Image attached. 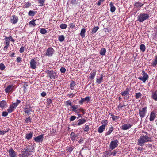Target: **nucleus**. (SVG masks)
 <instances>
[{
  "label": "nucleus",
  "mask_w": 157,
  "mask_h": 157,
  "mask_svg": "<svg viewBox=\"0 0 157 157\" xmlns=\"http://www.w3.org/2000/svg\"><path fill=\"white\" fill-rule=\"evenodd\" d=\"M142 133L145 135L142 134L137 140V144L141 147L144 146L145 143L151 141V138L149 136V134L145 131Z\"/></svg>",
  "instance_id": "nucleus-1"
},
{
  "label": "nucleus",
  "mask_w": 157,
  "mask_h": 157,
  "mask_svg": "<svg viewBox=\"0 0 157 157\" xmlns=\"http://www.w3.org/2000/svg\"><path fill=\"white\" fill-rule=\"evenodd\" d=\"M150 17L149 15L146 13H140L137 17L138 21L140 22H143L144 21Z\"/></svg>",
  "instance_id": "nucleus-2"
},
{
  "label": "nucleus",
  "mask_w": 157,
  "mask_h": 157,
  "mask_svg": "<svg viewBox=\"0 0 157 157\" xmlns=\"http://www.w3.org/2000/svg\"><path fill=\"white\" fill-rule=\"evenodd\" d=\"M21 101L17 99L16 100V103H13L12 105L9 106L7 110L8 112L9 113H10L14 110L16 107L18 106V104L21 103Z\"/></svg>",
  "instance_id": "nucleus-3"
},
{
  "label": "nucleus",
  "mask_w": 157,
  "mask_h": 157,
  "mask_svg": "<svg viewBox=\"0 0 157 157\" xmlns=\"http://www.w3.org/2000/svg\"><path fill=\"white\" fill-rule=\"evenodd\" d=\"M147 107H144L140 108L139 109V114L141 118H142L145 116L147 111Z\"/></svg>",
  "instance_id": "nucleus-4"
},
{
  "label": "nucleus",
  "mask_w": 157,
  "mask_h": 157,
  "mask_svg": "<svg viewBox=\"0 0 157 157\" xmlns=\"http://www.w3.org/2000/svg\"><path fill=\"white\" fill-rule=\"evenodd\" d=\"M143 76H140L139 77V79L142 81L143 83H145L146 81L148 79V75L144 71H142Z\"/></svg>",
  "instance_id": "nucleus-5"
},
{
  "label": "nucleus",
  "mask_w": 157,
  "mask_h": 157,
  "mask_svg": "<svg viewBox=\"0 0 157 157\" xmlns=\"http://www.w3.org/2000/svg\"><path fill=\"white\" fill-rule=\"evenodd\" d=\"M119 142L117 140L112 141L110 144L109 149L113 150L118 145Z\"/></svg>",
  "instance_id": "nucleus-6"
},
{
  "label": "nucleus",
  "mask_w": 157,
  "mask_h": 157,
  "mask_svg": "<svg viewBox=\"0 0 157 157\" xmlns=\"http://www.w3.org/2000/svg\"><path fill=\"white\" fill-rule=\"evenodd\" d=\"M54 52V50L52 48L50 47L46 50L45 55L48 57H51L53 56Z\"/></svg>",
  "instance_id": "nucleus-7"
},
{
  "label": "nucleus",
  "mask_w": 157,
  "mask_h": 157,
  "mask_svg": "<svg viewBox=\"0 0 157 157\" xmlns=\"http://www.w3.org/2000/svg\"><path fill=\"white\" fill-rule=\"evenodd\" d=\"M130 90V89L129 88H127L125 91L121 92V94L122 96L124 97V98L125 99H128Z\"/></svg>",
  "instance_id": "nucleus-8"
},
{
  "label": "nucleus",
  "mask_w": 157,
  "mask_h": 157,
  "mask_svg": "<svg viewBox=\"0 0 157 157\" xmlns=\"http://www.w3.org/2000/svg\"><path fill=\"white\" fill-rule=\"evenodd\" d=\"M18 19L17 16L13 15L11 16L10 18V22L13 24H16L18 21Z\"/></svg>",
  "instance_id": "nucleus-9"
},
{
  "label": "nucleus",
  "mask_w": 157,
  "mask_h": 157,
  "mask_svg": "<svg viewBox=\"0 0 157 157\" xmlns=\"http://www.w3.org/2000/svg\"><path fill=\"white\" fill-rule=\"evenodd\" d=\"M14 86L13 85H8L5 89L6 92L7 93L14 91Z\"/></svg>",
  "instance_id": "nucleus-10"
},
{
  "label": "nucleus",
  "mask_w": 157,
  "mask_h": 157,
  "mask_svg": "<svg viewBox=\"0 0 157 157\" xmlns=\"http://www.w3.org/2000/svg\"><path fill=\"white\" fill-rule=\"evenodd\" d=\"M30 67L32 69H36L37 66V62L34 59H32L30 61Z\"/></svg>",
  "instance_id": "nucleus-11"
},
{
  "label": "nucleus",
  "mask_w": 157,
  "mask_h": 157,
  "mask_svg": "<svg viewBox=\"0 0 157 157\" xmlns=\"http://www.w3.org/2000/svg\"><path fill=\"white\" fill-rule=\"evenodd\" d=\"M8 153L10 157H17L16 152L13 148H10L8 150Z\"/></svg>",
  "instance_id": "nucleus-12"
},
{
  "label": "nucleus",
  "mask_w": 157,
  "mask_h": 157,
  "mask_svg": "<svg viewBox=\"0 0 157 157\" xmlns=\"http://www.w3.org/2000/svg\"><path fill=\"white\" fill-rule=\"evenodd\" d=\"M47 73L48 74V76L50 77L51 79H54L56 75V73L53 71H48Z\"/></svg>",
  "instance_id": "nucleus-13"
},
{
  "label": "nucleus",
  "mask_w": 157,
  "mask_h": 157,
  "mask_svg": "<svg viewBox=\"0 0 157 157\" xmlns=\"http://www.w3.org/2000/svg\"><path fill=\"white\" fill-rule=\"evenodd\" d=\"M132 126V125L128 123L124 124L121 127V129L123 130H126L130 129Z\"/></svg>",
  "instance_id": "nucleus-14"
},
{
  "label": "nucleus",
  "mask_w": 157,
  "mask_h": 157,
  "mask_svg": "<svg viewBox=\"0 0 157 157\" xmlns=\"http://www.w3.org/2000/svg\"><path fill=\"white\" fill-rule=\"evenodd\" d=\"M43 140V135H40L37 136L34 138V140L35 141L39 143L42 142Z\"/></svg>",
  "instance_id": "nucleus-15"
},
{
  "label": "nucleus",
  "mask_w": 157,
  "mask_h": 157,
  "mask_svg": "<svg viewBox=\"0 0 157 157\" xmlns=\"http://www.w3.org/2000/svg\"><path fill=\"white\" fill-rule=\"evenodd\" d=\"M157 114L154 111H152L150 115L149 120L150 121H154L156 117Z\"/></svg>",
  "instance_id": "nucleus-16"
},
{
  "label": "nucleus",
  "mask_w": 157,
  "mask_h": 157,
  "mask_svg": "<svg viewBox=\"0 0 157 157\" xmlns=\"http://www.w3.org/2000/svg\"><path fill=\"white\" fill-rule=\"evenodd\" d=\"M90 101V98L88 96L85 98H82L79 101V103L80 104H82L85 102L88 103Z\"/></svg>",
  "instance_id": "nucleus-17"
},
{
  "label": "nucleus",
  "mask_w": 157,
  "mask_h": 157,
  "mask_svg": "<svg viewBox=\"0 0 157 157\" xmlns=\"http://www.w3.org/2000/svg\"><path fill=\"white\" fill-rule=\"evenodd\" d=\"M78 123H76L75 124L76 126H80L84 123L86 122V121L84 118L79 119L77 121Z\"/></svg>",
  "instance_id": "nucleus-18"
},
{
  "label": "nucleus",
  "mask_w": 157,
  "mask_h": 157,
  "mask_svg": "<svg viewBox=\"0 0 157 157\" xmlns=\"http://www.w3.org/2000/svg\"><path fill=\"white\" fill-rule=\"evenodd\" d=\"M100 75V77H98V78H96V82L97 83H98V84H100L103 81V74H101Z\"/></svg>",
  "instance_id": "nucleus-19"
},
{
  "label": "nucleus",
  "mask_w": 157,
  "mask_h": 157,
  "mask_svg": "<svg viewBox=\"0 0 157 157\" xmlns=\"http://www.w3.org/2000/svg\"><path fill=\"white\" fill-rule=\"evenodd\" d=\"M29 154L28 150L26 149L22 151V154H19V155L20 157H28Z\"/></svg>",
  "instance_id": "nucleus-20"
},
{
  "label": "nucleus",
  "mask_w": 157,
  "mask_h": 157,
  "mask_svg": "<svg viewBox=\"0 0 157 157\" xmlns=\"http://www.w3.org/2000/svg\"><path fill=\"white\" fill-rule=\"evenodd\" d=\"M7 106V103L4 100H2L0 102V107L3 109Z\"/></svg>",
  "instance_id": "nucleus-21"
},
{
  "label": "nucleus",
  "mask_w": 157,
  "mask_h": 157,
  "mask_svg": "<svg viewBox=\"0 0 157 157\" xmlns=\"http://www.w3.org/2000/svg\"><path fill=\"white\" fill-rule=\"evenodd\" d=\"M96 74V71L95 70H93L90 73V75L89 76V78L90 79H93Z\"/></svg>",
  "instance_id": "nucleus-22"
},
{
  "label": "nucleus",
  "mask_w": 157,
  "mask_h": 157,
  "mask_svg": "<svg viewBox=\"0 0 157 157\" xmlns=\"http://www.w3.org/2000/svg\"><path fill=\"white\" fill-rule=\"evenodd\" d=\"M32 111V108L29 107V108L25 107L24 108V112L25 113L27 114L28 115L30 114V113Z\"/></svg>",
  "instance_id": "nucleus-23"
},
{
  "label": "nucleus",
  "mask_w": 157,
  "mask_h": 157,
  "mask_svg": "<svg viewBox=\"0 0 157 157\" xmlns=\"http://www.w3.org/2000/svg\"><path fill=\"white\" fill-rule=\"evenodd\" d=\"M151 98L155 101H157V91L152 92Z\"/></svg>",
  "instance_id": "nucleus-24"
},
{
  "label": "nucleus",
  "mask_w": 157,
  "mask_h": 157,
  "mask_svg": "<svg viewBox=\"0 0 157 157\" xmlns=\"http://www.w3.org/2000/svg\"><path fill=\"white\" fill-rule=\"evenodd\" d=\"M109 6L110 7V10L112 12H114L116 10V7L114 5V4L112 2H111L109 4Z\"/></svg>",
  "instance_id": "nucleus-25"
},
{
  "label": "nucleus",
  "mask_w": 157,
  "mask_h": 157,
  "mask_svg": "<svg viewBox=\"0 0 157 157\" xmlns=\"http://www.w3.org/2000/svg\"><path fill=\"white\" fill-rule=\"evenodd\" d=\"M105 127L104 125H101L98 128V132L99 133H102L103 131L105 130Z\"/></svg>",
  "instance_id": "nucleus-26"
},
{
  "label": "nucleus",
  "mask_w": 157,
  "mask_h": 157,
  "mask_svg": "<svg viewBox=\"0 0 157 157\" xmlns=\"http://www.w3.org/2000/svg\"><path fill=\"white\" fill-rule=\"evenodd\" d=\"M70 136L72 140H74L77 138V136L73 132L71 133Z\"/></svg>",
  "instance_id": "nucleus-27"
},
{
  "label": "nucleus",
  "mask_w": 157,
  "mask_h": 157,
  "mask_svg": "<svg viewBox=\"0 0 157 157\" xmlns=\"http://www.w3.org/2000/svg\"><path fill=\"white\" fill-rule=\"evenodd\" d=\"M106 50L105 48H102L100 50V54L101 55L104 56L105 55Z\"/></svg>",
  "instance_id": "nucleus-28"
},
{
  "label": "nucleus",
  "mask_w": 157,
  "mask_h": 157,
  "mask_svg": "<svg viewBox=\"0 0 157 157\" xmlns=\"http://www.w3.org/2000/svg\"><path fill=\"white\" fill-rule=\"evenodd\" d=\"M32 132H30V133L27 134L26 135L25 138L27 140H29L31 139L33 136Z\"/></svg>",
  "instance_id": "nucleus-29"
},
{
  "label": "nucleus",
  "mask_w": 157,
  "mask_h": 157,
  "mask_svg": "<svg viewBox=\"0 0 157 157\" xmlns=\"http://www.w3.org/2000/svg\"><path fill=\"white\" fill-rule=\"evenodd\" d=\"M86 32V30L85 29L83 28L82 29L80 35L82 38H83L85 36V33Z\"/></svg>",
  "instance_id": "nucleus-30"
},
{
  "label": "nucleus",
  "mask_w": 157,
  "mask_h": 157,
  "mask_svg": "<svg viewBox=\"0 0 157 157\" xmlns=\"http://www.w3.org/2000/svg\"><path fill=\"white\" fill-rule=\"evenodd\" d=\"M111 116L112 117V119L113 121H115L120 118V117L114 115L113 114H111Z\"/></svg>",
  "instance_id": "nucleus-31"
},
{
  "label": "nucleus",
  "mask_w": 157,
  "mask_h": 157,
  "mask_svg": "<svg viewBox=\"0 0 157 157\" xmlns=\"http://www.w3.org/2000/svg\"><path fill=\"white\" fill-rule=\"evenodd\" d=\"M113 127H111L109 128V130L106 133L105 135H109L110 134H111V133H112V132L113 131Z\"/></svg>",
  "instance_id": "nucleus-32"
},
{
  "label": "nucleus",
  "mask_w": 157,
  "mask_h": 157,
  "mask_svg": "<svg viewBox=\"0 0 157 157\" xmlns=\"http://www.w3.org/2000/svg\"><path fill=\"white\" fill-rule=\"evenodd\" d=\"M157 64V56H156L154 60L151 63L152 65L154 66H155Z\"/></svg>",
  "instance_id": "nucleus-33"
},
{
  "label": "nucleus",
  "mask_w": 157,
  "mask_h": 157,
  "mask_svg": "<svg viewBox=\"0 0 157 157\" xmlns=\"http://www.w3.org/2000/svg\"><path fill=\"white\" fill-rule=\"evenodd\" d=\"M65 39L64 36L63 35L60 36L58 37V40L60 42H62L64 41Z\"/></svg>",
  "instance_id": "nucleus-34"
},
{
  "label": "nucleus",
  "mask_w": 157,
  "mask_h": 157,
  "mask_svg": "<svg viewBox=\"0 0 157 157\" xmlns=\"http://www.w3.org/2000/svg\"><path fill=\"white\" fill-rule=\"evenodd\" d=\"M36 13V12L30 10L28 13V15L30 16H34Z\"/></svg>",
  "instance_id": "nucleus-35"
},
{
  "label": "nucleus",
  "mask_w": 157,
  "mask_h": 157,
  "mask_svg": "<svg viewBox=\"0 0 157 157\" xmlns=\"http://www.w3.org/2000/svg\"><path fill=\"white\" fill-rule=\"evenodd\" d=\"M72 109V111L75 112V113H78L79 112L78 109H76L77 108L75 105H72L71 107Z\"/></svg>",
  "instance_id": "nucleus-36"
},
{
  "label": "nucleus",
  "mask_w": 157,
  "mask_h": 157,
  "mask_svg": "<svg viewBox=\"0 0 157 157\" xmlns=\"http://www.w3.org/2000/svg\"><path fill=\"white\" fill-rule=\"evenodd\" d=\"M108 121L107 120H103L101 121V123L103 124L102 125H104L105 127L108 124Z\"/></svg>",
  "instance_id": "nucleus-37"
},
{
  "label": "nucleus",
  "mask_w": 157,
  "mask_h": 157,
  "mask_svg": "<svg viewBox=\"0 0 157 157\" xmlns=\"http://www.w3.org/2000/svg\"><path fill=\"white\" fill-rule=\"evenodd\" d=\"M142 96V94L140 92L136 93L135 95L136 98V99H138L139 98H141Z\"/></svg>",
  "instance_id": "nucleus-38"
},
{
  "label": "nucleus",
  "mask_w": 157,
  "mask_h": 157,
  "mask_svg": "<svg viewBox=\"0 0 157 157\" xmlns=\"http://www.w3.org/2000/svg\"><path fill=\"white\" fill-rule=\"evenodd\" d=\"M73 149V148L69 147H67L66 148V150L67 152L70 153H71Z\"/></svg>",
  "instance_id": "nucleus-39"
},
{
  "label": "nucleus",
  "mask_w": 157,
  "mask_h": 157,
  "mask_svg": "<svg viewBox=\"0 0 157 157\" xmlns=\"http://www.w3.org/2000/svg\"><path fill=\"white\" fill-rule=\"evenodd\" d=\"M31 118H30V117L29 116L28 117L26 118L25 121L26 123L28 124L30 122H31Z\"/></svg>",
  "instance_id": "nucleus-40"
},
{
  "label": "nucleus",
  "mask_w": 157,
  "mask_h": 157,
  "mask_svg": "<svg viewBox=\"0 0 157 157\" xmlns=\"http://www.w3.org/2000/svg\"><path fill=\"white\" fill-rule=\"evenodd\" d=\"M38 2L40 4L39 6H42L44 5V4L45 2V0H38Z\"/></svg>",
  "instance_id": "nucleus-41"
},
{
  "label": "nucleus",
  "mask_w": 157,
  "mask_h": 157,
  "mask_svg": "<svg viewBox=\"0 0 157 157\" xmlns=\"http://www.w3.org/2000/svg\"><path fill=\"white\" fill-rule=\"evenodd\" d=\"M140 50L142 52H144L146 49L145 46L144 44H141L140 46Z\"/></svg>",
  "instance_id": "nucleus-42"
},
{
  "label": "nucleus",
  "mask_w": 157,
  "mask_h": 157,
  "mask_svg": "<svg viewBox=\"0 0 157 157\" xmlns=\"http://www.w3.org/2000/svg\"><path fill=\"white\" fill-rule=\"evenodd\" d=\"M143 4L138 2L135 3V5L137 7H141Z\"/></svg>",
  "instance_id": "nucleus-43"
},
{
  "label": "nucleus",
  "mask_w": 157,
  "mask_h": 157,
  "mask_svg": "<svg viewBox=\"0 0 157 157\" xmlns=\"http://www.w3.org/2000/svg\"><path fill=\"white\" fill-rule=\"evenodd\" d=\"M119 151V150L118 149H117L114 150L113 152H111V154L113 156H115L116 155V154Z\"/></svg>",
  "instance_id": "nucleus-44"
},
{
  "label": "nucleus",
  "mask_w": 157,
  "mask_h": 157,
  "mask_svg": "<svg viewBox=\"0 0 157 157\" xmlns=\"http://www.w3.org/2000/svg\"><path fill=\"white\" fill-rule=\"evenodd\" d=\"M60 28L62 29H65L67 27V25L66 24H61L60 25Z\"/></svg>",
  "instance_id": "nucleus-45"
},
{
  "label": "nucleus",
  "mask_w": 157,
  "mask_h": 157,
  "mask_svg": "<svg viewBox=\"0 0 157 157\" xmlns=\"http://www.w3.org/2000/svg\"><path fill=\"white\" fill-rule=\"evenodd\" d=\"M98 29L99 27L98 26L94 28L92 31V33L93 34L95 33Z\"/></svg>",
  "instance_id": "nucleus-46"
},
{
  "label": "nucleus",
  "mask_w": 157,
  "mask_h": 157,
  "mask_svg": "<svg viewBox=\"0 0 157 157\" xmlns=\"http://www.w3.org/2000/svg\"><path fill=\"white\" fill-rule=\"evenodd\" d=\"M40 33L41 34H44L47 33V30L44 28H43L40 29Z\"/></svg>",
  "instance_id": "nucleus-47"
},
{
  "label": "nucleus",
  "mask_w": 157,
  "mask_h": 157,
  "mask_svg": "<svg viewBox=\"0 0 157 157\" xmlns=\"http://www.w3.org/2000/svg\"><path fill=\"white\" fill-rule=\"evenodd\" d=\"M65 104L67 107H68L69 106H70L71 107L72 105V103L71 102L69 101H67L65 102Z\"/></svg>",
  "instance_id": "nucleus-48"
},
{
  "label": "nucleus",
  "mask_w": 157,
  "mask_h": 157,
  "mask_svg": "<svg viewBox=\"0 0 157 157\" xmlns=\"http://www.w3.org/2000/svg\"><path fill=\"white\" fill-rule=\"evenodd\" d=\"M36 20H33L32 21H31L29 23V24L32 25H33L34 27L35 26V25H36V24L35 22V21Z\"/></svg>",
  "instance_id": "nucleus-49"
},
{
  "label": "nucleus",
  "mask_w": 157,
  "mask_h": 157,
  "mask_svg": "<svg viewBox=\"0 0 157 157\" xmlns=\"http://www.w3.org/2000/svg\"><path fill=\"white\" fill-rule=\"evenodd\" d=\"M90 128L88 125H86L85 126V127L83 128L84 131L88 132Z\"/></svg>",
  "instance_id": "nucleus-50"
},
{
  "label": "nucleus",
  "mask_w": 157,
  "mask_h": 157,
  "mask_svg": "<svg viewBox=\"0 0 157 157\" xmlns=\"http://www.w3.org/2000/svg\"><path fill=\"white\" fill-rule=\"evenodd\" d=\"M31 6V3L29 2H27L25 4L24 6V7L25 8H28Z\"/></svg>",
  "instance_id": "nucleus-51"
},
{
  "label": "nucleus",
  "mask_w": 157,
  "mask_h": 157,
  "mask_svg": "<svg viewBox=\"0 0 157 157\" xmlns=\"http://www.w3.org/2000/svg\"><path fill=\"white\" fill-rule=\"evenodd\" d=\"M5 66L2 63H1L0 64V69L2 70H3L5 69Z\"/></svg>",
  "instance_id": "nucleus-52"
},
{
  "label": "nucleus",
  "mask_w": 157,
  "mask_h": 157,
  "mask_svg": "<svg viewBox=\"0 0 157 157\" xmlns=\"http://www.w3.org/2000/svg\"><path fill=\"white\" fill-rule=\"evenodd\" d=\"M75 85V83L73 81H71L70 83V87L71 88L73 87Z\"/></svg>",
  "instance_id": "nucleus-53"
},
{
  "label": "nucleus",
  "mask_w": 157,
  "mask_h": 157,
  "mask_svg": "<svg viewBox=\"0 0 157 157\" xmlns=\"http://www.w3.org/2000/svg\"><path fill=\"white\" fill-rule=\"evenodd\" d=\"M60 70L61 72L63 73H65L66 71V69L63 67H61Z\"/></svg>",
  "instance_id": "nucleus-54"
},
{
  "label": "nucleus",
  "mask_w": 157,
  "mask_h": 157,
  "mask_svg": "<svg viewBox=\"0 0 157 157\" xmlns=\"http://www.w3.org/2000/svg\"><path fill=\"white\" fill-rule=\"evenodd\" d=\"M77 117L75 116H71L70 118V121H73Z\"/></svg>",
  "instance_id": "nucleus-55"
},
{
  "label": "nucleus",
  "mask_w": 157,
  "mask_h": 157,
  "mask_svg": "<svg viewBox=\"0 0 157 157\" xmlns=\"http://www.w3.org/2000/svg\"><path fill=\"white\" fill-rule=\"evenodd\" d=\"M8 112L4 111L2 112V115L3 117H6L8 114Z\"/></svg>",
  "instance_id": "nucleus-56"
},
{
  "label": "nucleus",
  "mask_w": 157,
  "mask_h": 157,
  "mask_svg": "<svg viewBox=\"0 0 157 157\" xmlns=\"http://www.w3.org/2000/svg\"><path fill=\"white\" fill-rule=\"evenodd\" d=\"M8 132V131H1L0 130V135H4L7 132Z\"/></svg>",
  "instance_id": "nucleus-57"
},
{
  "label": "nucleus",
  "mask_w": 157,
  "mask_h": 157,
  "mask_svg": "<svg viewBox=\"0 0 157 157\" xmlns=\"http://www.w3.org/2000/svg\"><path fill=\"white\" fill-rule=\"evenodd\" d=\"M24 48L23 47H21L19 50V52L21 53H22L24 52Z\"/></svg>",
  "instance_id": "nucleus-58"
},
{
  "label": "nucleus",
  "mask_w": 157,
  "mask_h": 157,
  "mask_svg": "<svg viewBox=\"0 0 157 157\" xmlns=\"http://www.w3.org/2000/svg\"><path fill=\"white\" fill-rule=\"evenodd\" d=\"M104 1V0H99V1L97 3V5L98 6L100 5L101 3L103 2Z\"/></svg>",
  "instance_id": "nucleus-59"
},
{
  "label": "nucleus",
  "mask_w": 157,
  "mask_h": 157,
  "mask_svg": "<svg viewBox=\"0 0 157 157\" xmlns=\"http://www.w3.org/2000/svg\"><path fill=\"white\" fill-rule=\"evenodd\" d=\"M78 109V111L80 112H82L83 113V115H84L85 113V112L84 111V110L82 108H80Z\"/></svg>",
  "instance_id": "nucleus-60"
},
{
  "label": "nucleus",
  "mask_w": 157,
  "mask_h": 157,
  "mask_svg": "<svg viewBox=\"0 0 157 157\" xmlns=\"http://www.w3.org/2000/svg\"><path fill=\"white\" fill-rule=\"evenodd\" d=\"M75 25V24L73 23H71L70 24V27L71 28H73Z\"/></svg>",
  "instance_id": "nucleus-61"
},
{
  "label": "nucleus",
  "mask_w": 157,
  "mask_h": 157,
  "mask_svg": "<svg viewBox=\"0 0 157 157\" xmlns=\"http://www.w3.org/2000/svg\"><path fill=\"white\" fill-rule=\"evenodd\" d=\"M105 154H106L107 155H108L109 156H110L111 155H112L111 152L110 151L109 152H105Z\"/></svg>",
  "instance_id": "nucleus-62"
},
{
  "label": "nucleus",
  "mask_w": 157,
  "mask_h": 157,
  "mask_svg": "<svg viewBox=\"0 0 157 157\" xmlns=\"http://www.w3.org/2000/svg\"><path fill=\"white\" fill-rule=\"evenodd\" d=\"M52 100L51 99H48L47 100V103L49 105L50 104H51L52 103Z\"/></svg>",
  "instance_id": "nucleus-63"
},
{
  "label": "nucleus",
  "mask_w": 157,
  "mask_h": 157,
  "mask_svg": "<svg viewBox=\"0 0 157 157\" xmlns=\"http://www.w3.org/2000/svg\"><path fill=\"white\" fill-rule=\"evenodd\" d=\"M10 42V39L9 38V37H6L5 38V42Z\"/></svg>",
  "instance_id": "nucleus-64"
}]
</instances>
